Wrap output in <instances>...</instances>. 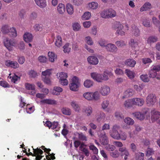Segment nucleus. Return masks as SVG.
<instances>
[{"mask_svg": "<svg viewBox=\"0 0 160 160\" xmlns=\"http://www.w3.org/2000/svg\"><path fill=\"white\" fill-rule=\"evenodd\" d=\"M113 28L117 29L116 34L122 36L124 35L127 31L129 29V27L128 24H126L124 27L122 24L119 22H117L114 23Z\"/></svg>", "mask_w": 160, "mask_h": 160, "instance_id": "nucleus-1", "label": "nucleus"}, {"mask_svg": "<svg viewBox=\"0 0 160 160\" xmlns=\"http://www.w3.org/2000/svg\"><path fill=\"white\" fill-rule=\"evenodd\" d=\"M82 96L84 98L88 101H98L100 98V94L97 91L85 92L83 94Z\"/></svg>", "mask_w": 160, "mask_h": 160, "instance_id": "nucleus-2", "label": "nucleus"}, {"mask_svg": "<svg viewBox=\"0 0 160 160\" xmlns=\"http://www.w3.org/2000/svg\"><path fill=\"white\" fill-rule=\"evenodd\" d=\"M81 84L79 78L76 76H72L69 84L70 89L73 92H77L81 86Z\"/></svg>", "mask_w": 160, "mask_h": 160, "instance_id": "nucleus-3", "label": "nucleus"}, {"mask_svg": "<svg viewBox=\"0 0 160 160\" xmlns=\"http://www.w3.org/2000/svg\"><path fill=\"white\" fill-rule=\"evenodd\" d=\"M132 115L136 118L141 121L144 119L148 120L150 118V112L148 109H146L145 111L142 113L140 112H136L132 113Z\"/></svg>", "mask_w": 160, "mask_h": 160, "instance_id": "nucleus-4", "label": "nucleus"}, {"mask_svg": "<svg viewBox=\"0 0 160 160\" xmlns=\"http://www.w3.org/2000/svg\"><path fill=\"white\" fill-rule=\"evenodd\" d=\"M101 17L104 18H109L115 17L117 15L116 12L111 8H106L102 11L100 13Z\"/></svg>", "mask_w": 160, "mask_h": 160, "instance_id": "nucleus-5", "label": "nucleus"}, {"mask_svg": "<svg viewBox=\"0 0 160 160\" xmlns=\"http://www.w3.org/2000/svg\"><path fill=\"white\" fill-rule=\"evenodd\" d=\"M57 78L58 80L59 83L62 86H67L68 85L69 82L67 79L68 74L64 72H60L56 74Z\"/></svg>", "mask_w": 160, "mask_h": 160, "instance_id": "nucleus-6", "label": "nucleus"}, {"mask_svg": "<svg viewBox=\"0 0 160 160\" xmlns=\"http://www.w3.org/2000/svg\"><path fill=\"white\" fill-rule=\"evenodd\" d=\"M91 76L93 80L98 82H101L103 81H107L109 79L108 77L103 75V74L97 72L91 73Z\"/></svg>", "mask_w": 160, "mask_h": 160, "instance_id": "nucleus-7", "label": "nucleus"}, {"mask_svg": "<svg viewBox=\"0 0 160 160\" xmlns=\"http://www.w3.org/2000/svg\"><path fill=\"white\" fill-rule=\"evenodd\" d=\"M120 128V127L117 125H114L109 132L110 135L113 138L118 140L119 138V133L118 130Z\"/></svg>", "mask_w": 160, "mask_h": 160, "instance_id": "nucleus-8", "label": "nucleus"}, {"mask_svg": "<svg viewBox=\"0 0 160 160\" xmlns=\"http://www.w3.org/2000/svg\"><path fill=\"white\" fill-rule=\"evenodd\" d=\"M146 102L148 106H152L157 102L156 97L154 94H149L146 97Z\"/></svg>", "mask_w": 160, "mask_h": 160, "instance_id": "nucleus-9", "label": "nucleus"}, {"mask_svg": "<svg viewBox=\"0 0 160 160\" xmlns=\"http://www.w3.org/2000/svg\"><path fill=\"white\" fill-rule=\"evenodd\" d=\"M3 43L6 48L9 51H12L13 50V47L16 46V42L13 40H9L8 38L4 39Z\"/></svg>", "mask_w": 160, "mask_h": 160, "instance_id": "nucleus-10", "label": "nucleus"}, {"mask_svg": "<svg viewBox=\"0 0 160 160\" xmlns=\"http://www.w3.org/2000/svg\"><path fill=\"white\" fill-rule=\"evenodd\" d=\"M110 92L111 89L110 87L105 85L102 86L99 90L100 93L103 96H107L108 95Z\"/></svg>", "mask_w": 160, "mask_h": 160, "instance_id": "nucleus-11", "label": "nucleus"}, {"mask_svg": "<svg viewBox=\"0 0 160 160\" xmlns=\"http://www.w3.org/2000/svg\"><path fill=\"white\" fill-rule=\"evenodd\" d=\"M151 120L152 122H157L158 119L160 118V112L155 109L151 111Z\"/></svg>", "mask_w": 160, "mask_h": 160, "instance_id": "nucleus-12", "label": "nucleus"}, {"mask_svg": "<svg viewBox=\"0 0 160 160\" xmlns=\"http://www.w3.org/2000/svg\"><path fill=\"white\" fill-rule=\"evenodd\" d=\"M98 135L99 137V140L101 144L103 145H106L108 143V141L105 133L103 132H98Z\"/></svg>", "mask_w": 160, "mask_h": 160, "instance_id": "nucleus-13", "label": "nucleus"}, {"mask_svg": "<svg viewBox=\"0 0 160 160\" xmlns=\"http://www.w3.org/2000/svg\"><path fill=\"white\" fill-rule=\"evenodd\" d=\"M33 154L32 152H30V155L33 156H36V160H40L43 156L42 155L43 154V151L40 148H37L36 149H33Z\"/></svg>", "mask_w": 160, "mask_h": 160, "instance_id": "nucleus-14", "label": "nucleus"}, {"mask_svg": "<svg viewBox=\"0 0 160 160\" xmlns=\"http://www.w3.org/2000/svg\"><path fill=\"white\" fill-rule=\"evenodd\" d=\"M133 105L141 107L142 106L144 103V99L141 98H132Z\"/></svg>", "mask_w": 160, "mask_h": 160, "instance_id": "nucleus-15", "label": "nucleus"}, {"mask_svg": "<svg viewBox=\"0 0 160 160\" xmlns=\"http://www.w3.org/2000/svg\"><path fill=\"white\" fill-rule=\"evenodd\" d=\"M98 4L96 2H88L86 5V8L88 10H93L97 9L98 7Z\"/></svg>", "mask_w": 160, "mask_h": 160, "instance_id": "nucleus-16", "label": "nucleus"}, {"mask_svg": "<svg viewBox=\"0 0 160 160\" xmlns=\"http://www.w3.org/2000/svg\"><path fill=\"white\" fill-rule=\"evenodd\" d=\"M87 60L88 62L93 65H96L99 62V60L97 58L94 56H91L88 57Z\"/></svg>", "mask_w": 160, "mask_h": 160, "instance_id": "nucleus-17", "label": "nucleus"}, {"mask_svg": "<svg viewBox=\"0 0 160 160\" xmlns=\"http://www.w3.org/2000/svg\"><path fill=\"white\" fill-rule=\"evenodd\" d=\"M5 64L7 67L13 68H17L19 67V65L16 61L7 60L5 62Z\"/></svg>", "mask_w": 160, "mask_h": 160, "instance_id": "nucleus-18", "label": "nucleus"}, {"mask_svg": "<svg viewBox=\"0 0 160 160\" xmlns=\"http://www.w3.org/2000/svg\"><path fill=\"white\" fill-rule=\"evenodd\" d=\"M155 65H153L151 69L148 71V75L149 78H154L156 76L157 73L158 71H157Z\"/></svg>", "mask_w": 160, "mask_h": 160, "instance_id": "nucleus-19", "label": "nucleus"}, {"mask_svg": "<svg viewBox=\"0 0 160 160\" xmlns=\"http://www.w3.org/2000/svg\"><path fill=\"white\" fill-rule=\"evenodd\" d=\"M106 49L107 51L113 53L115 52L117 50V48L116 46L112 43L107 44L106 46Z\"/></svg>", "mask_w": 160, "mask_h": 160, "instance_id": "nucleus-20", "label": "nucleus"}, {"mask_svg": "<svg viewBox=\"0 0 160 160\" xmlns=\"http://www.w3.org/2000/svg\"><path fill=\"white\" fill-rule=\"evenodd\" d=\"M32 34L28 32H26L23 35V40L26 42H29L32 41L33 39Z\"/></svg>", "mask_w": 160, "mask_h": 160, "instance_id": "nucleus-21", "label": "nucleus"}, {"mask_svg": "<svg viewBox=\"0 0 160 160\" xmlns=\"http://www.w3.org/2000/svg\"><path fill=\"white\" fill-rule=\"evenodd\" d=\"M48 57L49 61L51 62H54L57 59V55L53 52H49L48 53Z\"/></svg>", "mask_w": 160, "mask_h": 160, "instance_id": "nucleus-22", "label": "nucleus"}, {"mask_svg": "<svg viewBox=\"0 0 160 160\" xmlns=\"http://www.w3.org/2000/svg\"><path fill=\"white\" fill-rule=\"evenodd\" d=\"M35 3L39 7L44 8L47 5V0H34Z\"/></svg>", "mask_w": 160, "mask_h": 160, "instance_id": "nucleus-23", "label": "nucleus"}, {"mask_svg": "<svg viewBox=\"0 0 160 160\" xmlns=\"http://www.w3.org/2000/svg\"><path fill=\"white\" fill-rule=\"evenodd\" d=\"M41 148L45 152H47V153L49 155V156L47 155L46 156V159L48 160H50L51 159L52 160L55 159V158L54 156V154H50L49 153V152L50 151V149L46 148L44 146H42Z\"/></svg>", "mask_w": 160, "mask_h": 160, "instance_id": "nucleus-24", "label": "nucleus"}, {"mask_svg": "<svg viewBox=\"0 0 160 160\" xmlns=\"http://www.w3.org/2000/svg\"><path fill=\"white\" fill-rule=\"evenodd\" d=\"M40 102L42 104H54L57 103L55 100L50 99H43L41 100Z\"/></svg>", "mask_w": 160, "mask_h": 160, "instance_id": "nucleus-25", "label": "nucleus"}, {"mask_svg": "<svg viewBox=\"0 0 160 160\" xmlns=\"http://www.w3.org/2000/svg\"><path fill=\"white\" fill-rule=\"evenodd\" d=\"M25 86L27 89L32 91L31 92V94L33 95L35 94L36 93V92L35 88V86L34 84L27 83L25 84Z\"/></svg>", "mask_w": 160, "mask_h": 160, "instance_id": "nucleus-26", "label": "nucleus"}, {"mask_svg": "<svg viewBox=\"0 0 160 160\" xmlns=\"http://www.w3.org/2000/svg\"><path fill=\"white\" fill-rule=\"evenodd\" d=\"M107 119L106 115L103 112H101L97 118V120L99 122H105Z\"/></svg>", "mask_w": 160, "mask_h": 160, "instance_id": "nucleus-27", "label": "nucleus"}, {"mask_svg": "<svg viewBox=\"0 0 160 160\" xmlns=\"http://www.w3.org/2000/svg\"><path fill=\"white\" fill-rule=\"evenodd\" d=\"M57 10L58 13L59 14H63L65 11V5L62 3H59L57 7Z\"/></svg>", "mask_w": 160, "mask_h": 160, "instance_id": "nucleus-28", "label": "nucleus"}, {"mask_svg": "<svg viewBox=\"0 0 160 160\" xmlns=\"http://www.w3.org/2000/svg\"><path fill=\"white\" fill-rule=\"evenodd\" d=\"M94 84V82L92 80L87 79L84 80L83 82V85L86 88H90L92 87Z\"/></svg>", "mask_w": 160, "mask_h": 160, "instance_id": "nucleus-29", "label": "nucleus"}, {"mask_svg": "<svg viewBox=\"0 0 160 160\" xmlns=\"http://www.w3.org/2000/svg\"><path fill=\"white\" fill-rule=\"evenodd\" d=\"M152 8V6L151 4L149 2H146L144 5L140 9V11L143 12L148 10L149 9H151Z\"/></svg>", "mask_w": 160, "mask_h": 160, "instance_id": "nucleus-30", "label": "nucleus"}, {"mask_svg": "<svg viewBox=\"0 0 160 160\" xmlns=\"http://www.w3.org/2000/svg\"><path fill=\"white\" fill-rule=\"evenodd\" d=\"M124 63L126 65L131 67H133L136 64V62L133 59H128L125 61Z\"/></svg>", "mask_w": 160, "mask_h": 160, "instance_id": "nucleus-31", "label": "nucleus"}, {"mask_svg": "<svg viewBox=\"0 0 160 160\" xmlns=\"http://www.w3.org/2000/svg\"><path fill=\"white\" fill-rule=\"evenodd\" d=\"M55 44V45L58 48H60L62 46V39L60 36L58 35L56 36Z\"/></svg>", "mask_w": 160, "mask_h": 160, "instance_id": "nucleus-32", "label": "nucleus"}, {"mask_svg": "<svg viewBox=\"0 0 160 160\" xmlns=\"http://www.w3.org/2000/svg\"><path fill=\"white\" fill-rule=\"evenodd\" d=\"M70 105L72 108L76 112H79L80 110V107L76 101L73 100L70 102Z\"/></svg>", "mask_w": 160, "mask_h": 160, "instance_id": "nucleus-33", "label": "nucleus"}, {"mask_svg": "<svg viewBox=\"0 0 160 160\" xmlns=\"http://www.w3.org/2000/svg\"><path fill=\"white\" fill-rule=\"evenodd\" d=\"M124 106L126 108L132 107L133 105L132 98L126 100L123 102Z\"/></svg>", "mask_w": 160, "mask_h": 160, "instance_id": "nucleus-34", "label": "nucleus"}, {"mask_svg": "<svg viewBox=\"0 0 160 160\" xmlns=\"http://www.w3.org/2000/svg\"><path fill=\"white\" fill-rule=\"evenodd\" d=\"M63 91V89L61 87L58 86L54 87L52 92V93L54 95H59L60 92Z\"/></svg>", "mask_w": 160, "mask_h": 160, "instance_id": "nucleus-35", "label": "nucleus"}, {"mask_svg": "<svg viewBox=\"0 0 160 160\" xmlns=\"http://www.w3.org/2000/svg\"><path fill=\"white\" fill-rule=\"evenodd\" d=\"M83 112L88 116L91 115L92 112V109L91 106H88L83 109Z\"/></svg>", "mask_w": 160, "mask_h": 160, "instance_id": "nucleus-36", "label": "nucleus"}, {"mask_svg": "<svg viewBox=\"0 0 160 160\" xmlns=\"http://www.w3.org/2000/svg\"><path fill=\"white\" fill-rule=\"evenodd\" d=\"M132 33L135 36H138L140 34V32L139 29L135 25L132 26Z\"/></svg>", "mask_w": 160, "mask_h": 160, "instance_id": "nucleus-37", "label": "nucleus"}, {"mask_svg": "<svg viewBox=\"0 0 160 160\" xmlns=\"http://www.w3.org/2000/svg\"><path fill=\"white\" fill-rule=\"evenodd\" d=\"M11 28L8 24H4L2 26L1 31L3 34H8Z\"/></svg>", "mask_w": 160, "mask_h": 160, "instance_id": "nucleus-38", "label": "nucleus"}, {"mask_svg": "<svg viewBox=\"0 0 160 160\" xmlns=\"http://www.w3.org/2000/svg\"><path fill=\"white\" fill-rule=\"evenodd\" d=\"M67 11L68 14L71 15L74 12V7L71 4L68 3L66 5Z\"/></svg>", "mask_w": 160, "mask_h": 160, "instance_id": "nucleus-39", "label": "nucleus"}, {"mask_svg": "<svg viewBox=\"0 0 160 160\" xmlns=\"http://www.w3.org/2000/svg\"><path fill=\"white\" fill-rule=\"evenodd\" d=\"M134 93L132 89H127L124 93V95L122 96V98H124L127 97H129L133 95Z\"/></svg>", "mask_w": 160, "mask_h": 160, "instance_id": "nucleus-40", "label": "nucleus"}, {"mask_svg": "<svg viewBox=\"0 0 160 160\" xmlns=\"http://www.w3.org/2000/svg\"><path fill=\"white\" fill-rule=\"evenodd\" d=\"M123 121L125 124L130 126L133 125L135 122L133 119L129 117L125 118Z\"/></svg>", "mask_w": 160, "mask_h": 160, "instance_id": "nucleus-41", "label": "nucleus"}, {"mask_svg": "<svg viewBox=\"0 0 160 160\" xmlns=\"http://www.w3.org/2000/svg\"><path fill=\"white\" fill-rule=\"evenodd\" d=\"M8 78L11 79V81L14 83H16V82L20 79V77H18L15 74H9Z\"/></svg>", "mask_w": 160, "mask_h": 160, "instance_id": "nucleus-42", "label": "nucleus"}, {"mask_svg": "<svg viewBox=\"0 0 160 160\" xmlns=\"http://www.w3.org/2000/svg\"><path fill=\"white\" fill-rule=\"evenodd\" d=\"M125 73L130 79H132L135 77V74L134 72L133 71L126 69L125 70Z\"/></svg>", "mask_w": 160, "mask_h": 160, "instance_id": "nucleus-43", "label": "nucleus"}, {"mask_svg": "<svg viewBox=\"0 0 160 160\" xmlns=\"http://www.w3.org/2000/svg\"><path fill=\"white\" fill-rule=\"evenodd\" d=\"M26 112L29 114L32 113L35 110L34 106L31 104H27L26 108Z\"/></svg>", "mask_w": 160, "mask_h": 160, "instance_id": "nucleus-44", "label": "nucleus"}, {"mask_svg": "<svg viewBox=\"0 0 160 160\" xmlns=\"http://www.w3.org/2000/svg\"><path fill=\"white\" fill-rule=\"evenodd\" d=\"M70 44L68 42H67L63 46V51L65 53H68L71 51V49L70 47Z\"/></svg>", "mask_w": 160, "mask_h": 160, "instance_id": "nucleus-45", "label": "nucleus"}, {"mask_svg": "<svg viewBox=\"0 0 160 160\" xmlns=\"http://www.w3.org/2000/svg\"><path fill=\"white\" fill-rule=\"evenodd\" d=\"M141 80L143 82H148L150 81V78L149 76L146 74H142L140 76Z\"/></svg>", "mask_w": 160, "mask_h": 160, "instance_id": "nucleus-46", "label": "nucleus"}, {"mask_svg": "<svg viewBox=\"0 0 160 160\" xmlns=\"http://www.w3.org/2000/svg\"><path fill=\"white\" fill-rule=\"evenodd\" d=\"M72 27L74 31H78L80 30L81 26L79 23L75 22L72 24Z\"/></svg>", "mask_w": 160, "mask_h": 160, "instance_id": "nucleus-47", "label": "nucleus"}, {"mask_svg": "<svg viewBox=\"0 0 160 160\" xmlns=\"http://www.w3.org/2000/svg\"><path fill=\"white\" fill-rule=\"evenodd\" d=\"M91 17V12L88 11L85 12L82 16L83 20H88Z\"/></svg>", "mask_w": 160, "mask_h": 160, "instance_id": "nucleus-48", "label": "nucleus"}, {"mask_svg": "<svg viewBox=\"0 0 160 160\" xmlns=\"http://www.w3.org/2000/svg\"><path fill=\"white\" fill-rule=\"evenodd\" d=\"M9 32L10 33L9 35L12 38H15L17 35V32L15 28L12 27L10 28Z\"/></svg>", "mask_w": 160, "mask_h": 160, "instance_id": "nucleus-49", "label": "nucleus"}, {"mask_svg": "<svg viewBox=\"0 0 160 160\" xmlns=\"http://www.w3.org/2000/svg\"><path fill=\"white\" fill-rule=\"evenodd\" d=\"M85 41L88 45L90 46L92 45L94 43V42L91 37L89 36H87L85 38Z\"/></svg>", "mask_w": 160, "mask_h": 160, "instance_id": "nucleus-50", "label": "nucleus"}, {"mask_svg": "<svg viewBox=\"0 0 160 160\" xmlns=\"http://www.w3.org/2000/svg\"><path fill=\"white\" fill-rule=\"evenodd\" d=\"M89 149L92 150L93 153L95 154H97L98 153V149L92 143H90L89 146Z\"/></svg>", "mask_w": 160, "mask_h": 160, "instance_id": "nucleus-51", "label": "nucleus"}, {"mask_svg": "<svg viewBox=\"0 0 160 160\" xmlns=\"http://www.w3.org/2000/svg\"><path fill=\"white\" fill-rule=\"evenodd\" d=\"M130 45L132 47L134 48H138V43L136 40L132 39L129 42Z\"/></svg>", "mask_w": 160, "mask_h": 160, "instance_id": "nucleus-52", "label": "nucleus"}, {"mask_svg": "<svg viewBox=\"0 0 160 160\" xmlns=\"http://www.w3.org/2000/svg\"><path fill=\"white\" fill-rule=\"evenodd\" d=\"M76 135L78 137V138L80 140L82 141H86L87 140L86 137L82 132H77L76 133Z\"/></svg>", "mask_w": 160, "mask_h": 160, "instance_id": "nucleus-53", "label": "nucleus"}, {"mask_svg": "<svg viewBox=\"0 0 160 160\" xmlns=\"http://www.w3.org/2000/svg\"><path fill=\"white\" fill-rule=\"evenodd\" d=\"M51 74V69H47L42 72V78L49 77Z\"/></svg>", "mask_w": 160, "mask_h": 160, "instance_id": "nucleus-54", "label": "nucleus"}, {"mask_svg": "<svg viewBox=\"0 0 160 160\" xmlns=\"http://www.w3.org/2000/svg\"><path fill=\"white\" fill-rule=\"evenodd\" d=\"M119 137L118 140L121 139V140L124 141L126 140L127 138V135L125 132H122L120 134H119Z\"/></svg>", "mask_w": 160, "mask_h": 160, "instance_id": "nucleus-55", "label": "nucleus"}, {"mask_svg": "<svg viewBox=\"0 0 160 160\" xmlns=\"http://www.w3.org/2000/svg\"><path fill=\"white\" fill-rule=\"evenodd\" d=\"M158 40L157 37L154 36H151L148 38V42L149 43H153L156 42Z\"/></svg>", "mask_w": 160, "mask_h": 160, "instance_id": "nucleus-56", "label": "nucleus"}, {"mask_svg": "<svg viewBox=\"0 0 160 160\" xmlns=\"http://www.w3.org/2000/svg\"><path fill=\"white\" fill-rule=\"evenodd\" d=\"M103 75H105L108 77V75L109 77L113 76L114 75L112 72V70H109L108 69H106L104 70L103 73Z\"/></svg>", "mask_w": 160, "mask_h": 160, "instance_id": "nucleus-57", "label": "nucleus"}, {"mask_svg": "<svg viewBox=\"0 0 160 160\" xmlns=\"http://www.w3.org/2000/svg\"><path fill=\"white\" fill-rule=\"evenodd\" d=\"M119 151L120 152L122 156H124L125 154H128L129 153L126 148H121L119 149Z\"/></svg>", "mask_w": 160, "mask_h": 160, "instance_id": "nucleus-58", "label": "nucleus"}, {"mask_svg": "<svg viewBox=\"0 0 160 160\" xmlns=\"http://www.w3.org/2000/svg\"><path fill=\"white\" fill-rule=\"evenodd\" d=\"M51 129L58 131L59 129V127L58 126V123L57 122H53L52 125Z\"/></svg>", "mask_w": 160, "mask_h": 160, "instance_id": "nucleus-59", "label": "nucleus"}, {"mask_svg": "<svg viewBox=\"0 0 160 160\" xmlns=\"http://www.w3.org/2000/svg\"><path fill=\"white\" fill-rule=\"evenodd\" d=\"M62 113L65 115H69L71 114V110L68 108H63L62 109Z\"/></svg>", "mask_w": 160, "mask_h": 160, "instance_id": "nucleus-60", "label": "nucleus"}, {"mask_svg": "<svg viewBox=\"0 0 160 160\" xmlns=\"http://www.w3.org/2000/svg\"><path fill=\"white\" fill-rule=\"evenodd\" d=\"M33 28L36 32L40 31L42 29V25L40 24H36L34 26Z\"/></svg>", "mask_w": 160, "mask_h": 160, "instance_id": "nucleus-61", "label": "nucleus"}, {"mask_svg": "<svg viewBox=\"0 0 160 160\" xmlns=\"http://www.w3.org/2000/svg\"><path fill=\"white\" fill-rule=\"evenodd\" d=\"M98 32V28L96 26L93 27L91 30V34L92 35H97Z\"/></svg>", "mask_w": 160, "mask_h": 160, "instance_id": "nucleus-62", "label": "nucleus"}, {"mask_svg": "<svg viewBox=\"0 0 160 160\" xmlns=\"http://www.w3.org/2000/svg\"><path fill=\"white\" fill-rule=\"evenodd\" d=\"M144 156L143 153L139 152L136 154V159L137 160H143Z\"/></svg>", "mask_w": 160, "mask_h": 160, "instance_id": "nucleus-63", "label": "nucleus"}, {"mask_svg": "<svg viewBox=\"0 0 160 160\" xmlns=\"http://www.w3.org/2000/svg\"><path fill=\"white\" fill-rule=\"evenodd\" d=\"M109 103V101L107 100L104 101L101 104L102 108L104 110L106 109L108 106Z\"/></svg>", "mask_w": 160, "mask_h": 160, "instance_id": "nucleus-64", "label": "nucleus"}]
</instances>
